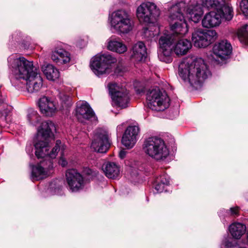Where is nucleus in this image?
<instances>
[{
    "label": "nucleus",
    "mask_w": 248,
    "mask_h": 248,
    "mask_svg": "<svg viewBox=\"0 0 248 248\" xmlns=\"http://www.w3.org/2000/svg\"><path fill=\"white\" fill-rule=\"evenodd\" d=\"M186 4L183 1L173 5L170 9L169 21L172 34H164L159 40L160 46L158 50V58L160 61L166 63L171 62L170 58V45L174 41L172 38L174 34L184 35L188 31L187 24L182 13Z\"/></svg>",
    "instance_id": "obj_1"
},
{
    "label": "nucleus",
    "mask_w": 248,
    "mask_h": 248,
    "mask_svg": "<svg viewBox=\"0 0 248 248\" xmlns=\"http://www.w3.org/2000/svg\"><path fill=\"white\" fill-rule=\"evenodd\" d=\"M7 62L9 69L15 77L26 80L29 92L39 91L43 85V79L32 62L16 54L10 56Z\"/></svg>",
    "instance_id": "obj_2"
},
{
    "label": "nucleus",
    "mask_w": 248,
    "mask_h": 248,
    "mask_svg": "<svg viewBox=\"0 0 248 248\" xmlns=\"http://www.w3.org/2000/svg\"><path fill=\"white\" fill-rule=\"evenodd\" d=\"M56 131V127L51 121L42 122L38 129V132L34 140V146L35 149V155L38 158H43L48 156L51 158L56 157L58 151L61 150L63 153L65 146L60 140H57L55 146L49 152L50 146L49 138L53 137V132Z\"/></svg>",
    "instance_id": "obj_3"
},
{
    "label": "nucleus",
    "mask_w": 248,
    "mask_h": 248,
    "mask_svg": "<svg viewBox=\"0 0 248 248\" xmlns=\"http://www.w3.org/2000/svg\"><path fill=\"white\" fill-rule=\"evenodd\" d=\"M179 75L185 82L192 86L201 85L211 76L204 61L201 58L184 62L179 67Z\"/></svg>",
    "instance_id": "obj_4"
},
{
    "label": "nucleus",
    "mask_w": 248,
    "mask_h": 248,
    "mask_svg": "<svg viewBox=\"0 0 248 248\" xmlns=\"http://www.w3.org/2000/svg\"><path fill=\"white\" fill-rule=\"evenodd\" d=\"M110 30L119 35L125 34L131 31L134 23L130 16L124 10L113 12L108 17Z\"/></svg>",
    "instance_id": "obj_5"
},
{
    "label": "nucleus",
    "mask_w": 248,
    "mask_h": 248,
    "mask_svg": "<svg viewBox=\"0 0 248 248\" xmlns=\"http://www.w3.org/2000/svg\"><path fill=\"white\" fill-rule=\"evenodd\" d=\"M143 151L149 157L157 161L165 159L169 155V151L164 141L157 137H149L143 144Z\"/></svg>",
    "instance_id": "obj_6"
},
{
    "label": "nucleus",
    "mask_w": 248,
    "mask_h": 248,
    "mask_svg": "<svg viewBox=\"0 0 248 248\" xmlns=\"http://www.w3.org/2000/svg\"><path fill=\"white\" fill-rule=\"evenodd\" d=\"M233 16L232 7L231 6H226L220 10H215L206 13L202 20V24L204 28H214L218 26L222 20L230 21Z\"/></svg>",
    "instance_id": "obj_7"
},
{
    "label": "nucleus",
    "mask_w": 248,
    "mask_h": 248,
    "mask_svg": "<svg viewBox=\"0 0 248 248\" xmlns=\"http://www.w3.org/2000/svg\"><path fill=\"white\" fill-rule=\"evenodd\" d=\"M146 100L148 107L153 110L163 111L169 106L168 96L158 88L149 89L147 91Z\"/></svg>",
    "instance_id": "obj_8"
},
{
    "label": "nucleus",
    "mask_w": 248,
    "mask_h": 248,
    "mask_svg": "<svg viewBox=\"0 0 248 248\" xmlns=\"http://www.w3.org/2000/svg\"><path fill=\"white\" fill-rule=\"evenodd\" d=\"M116 61V58L109 53L97 54L92 58L90 65L93 72L99 76L109 73L112 64Z\"/></svg>",
    "instance_id": "obj_9"
},
{
    "label": "nucleus",
    "mask_w": 248,
    "mask_h": 248,
    "mask_svg": "<svg viewBox=\"0 0 248 248\" xmlns=\"http://www.w3.org/2000/svg\"><path fill=\"white\" fill-rule=\"evenodd\" d=\"M160 14L156 5L150 2L142 3L137 9V16L139 20L147 23L156 20Z\"/></svg>",
    "instance_id": "obj_10"
},
{
    "label": "nucleus",
    "mask_w": 248,
    "mask_h": 248,
    "mask_svg": "<svg viewBox=\"0 0 248 248\" xmlns=\"http://www.w3.org/2000/svg\"><path fill=\"white\" fill-rule=\"evenodd\" d=\"M216 35L214 31L195 29L192 32L191 40L195 46L204 48L212 43Z\"/></svg>",
    "instance_id": "obj_11"
},
{
    "label": "nucleus",
    "mask_w": 248,
    "mask_h": 248,
    "mask_svg": "<svg viewBox=\"0 0 248 248\" xmlns=\"http://www.w3.org/2000/svg\"><path fill=\"white\" fill-rule=\"evenodd\" d=\"M108 87L113 103L122 108H126L129 100L127 90L115 83H109Z\"/></svg>",
    "instance_id": "obj_12"
},
{
    "label": "nucleus",
    "mask_w": 248,
    "mask_h": 248,
    "mask_svg": "<svg viewBox=\"0 0 248 248\" xmlns=\"http://www.w3.org/2000/svg\"><path fill=\"white\" fill-rule=\"evenodd\" d=\"M110 145L108 139V132L102 129L95 131L91 146L92 148L98 153H106Z\"/></svg>",
    "instance_id": "obj_13"
},
{
    "label": "nucleus",
    "mask_w": 248,
    "mask_h": 248,
    "mask_svg": "<svg viewBox=\"0 0 248 248\" xmlns=\"http://www.w3.org/2000/svg\"><path fill=\"white\" fill-rule=\"evenodd\" d=\"M232 50L230 43L226 40H223L214 45L211 56L215 61L222 62L229 58Z\"/></svg>",
    "instance_id": "obj_14"
},
{
    "label": "nucleus",
    "mask_w": 248,
    "mask_h": 248,
    "mask_svg": "<svg viewBox=\"0 0 248 248\" xmlns=\"http://www.w3.org/2000/svg\"><path fill=\"white\" fill-rule=\"evenodd\" d=\"M66 177L69 187L72 191H78L84 187L83 177L76 170H68L66 172Z\"/></svg>",
    "instance_id": "obj_15"
},
{
    "label": "nucleus",
    "mask_w": 248,
    "mask_h": 248,
    "mask_svg": "<svg viewBox=\"0 0 248 248\" xmlns=\"http://www.w3.org/2000/svg\"><path fill=\"white\" fill-rule=\"evenodd\" d=\"M76 115L78 121L82 123L87 121L96 120L94 113L86 102H82L77 105Z\"/></svg>",
    "instance_id": "obj_16"
},
{
    "label": "nucleus",
    "mask_w": 248,
    "mask_h": 248,
    "mask_svg": "<svg viewBox=\"0 0 248 248\" xmlns=\"http://www.w3.org/2000/svg\"><path fill=\"white\" fill-rule=\"evenodd\" d=\"M140 128L136 125L128 126L125 130L122 139V144L128 149L132 148L137 141Z\"/></svg>",
    "instance_id": "obj_17"
},
{
    "label": "nucleus",
    "mask_w": 248,
    "mask_h": 248,
    "mask_svg": "<svg viewBox=\"0 0 248 248\" xmlns=\"http://www.w3.org/2000/svg\"><path fill=\"white\" fill-rule=\"evenodd\" d=\"M41 112L46 116H52L57 112V107L54 102L49 98L44 96L38 102Z\"/></svg>",
    "instance_id": "obj_18"
},
{
    "label": "nucleus",
    "mask_w": 248,
    "mask_h": 248,
    "mask_svg": "<svg viewBox=\"0 0 248 248\" xmlns=\"http://www.w3.org/2000/svg\"><path fill=\"white\" fill-rule=\"evenodd\" d=\"M48 166L45 165V162H42L32 168L31 179L32 181H38L46 177L47 175V170L52 168V164L50 161L48 162Z\"/></svg>",
    "instance_id": "obj_19"
},
{
    "label": "nucleus",
    "mask_w": 248,
    "mask_h": 248,
    "mask_svg": "<svg viewBox=\"0 0 248 248\" xmlns=\"http://www.w3.org/2000/svg\"><path fill=\"white\" fill-rule=\"evenodd\" d=\"M186 12L188 18L194 23H198L200 21L203 14L201 5L197 2L192 1H190Z\"/></svg>",
    "instance_id": "obj_20"
},
{
    "label": "nucleus",
    "mask_w": 248,
    "mask_h": 248,
    "mask_svg": "<svg viewBox=\"0 0 248 248\" xmlns=\"http://www.w3.org/2000/svg\"><path fill=\"white\" fill-rule=\"evenodd\" d=\"M107 47L109 50L119 54L124 53L127 50L126 45L118 38H109L108 40Z\"/></svg>",
    "instance_id": "obj_21"
},
{
    "label": "nucleus",
    "mask_w": 248,
    "mask_h": 248,
    "mask_svg": "<svg viewBox=\"0 0 248 248\" xmlns=\"http://www.w3.org/2000/svg\"><path fill=\"white\" fill-rule=\"evenodd\" d=\"M52 60L59 64H64L69 63L71 61L70 54L62 49H58L52 52Z\"/></svg>",
    "instance_id": "obj_22"
},
{
    "label": "nucleus",
    "mask_w": 248,
    "mask_h": 248,
    "mask_svg": "<svg viewBox=\"0 0 248 248\" xmlns=\"http://www.w3.org/2000/svg\"><path fill=\"white\" fill-rule=\"evenodd\" d=\"M192 45L190 41L186 39H182L177 41L173 46V51L178 56L186 54L191 48Z\"/></svg>",
    "instance_id": "obj_23"
},
{
    "label": "nucleus",
    "mask_w": 248,
    "mask_h": 248,
    "mask_svg": "<svg viewBox=\"0 0 248 248\" xmlns=\"http://www.w3.org/2000/svg\"><path fill=\"white\" fill-rule=\"evenodd\" d=\"M146 55V49L143 42H139L134 45L133 47L132 57L136 61H142L145 59Z\"/></svg>",
    "instance_id": "obj_24"
},
{
    "label": "nucleus",
    "mask_w": 248,
    "mask_h": 248,
    "mask_svg": "<svg viewBox=\"0 0 248 248\" xmlns=\"http://www.w3.org/2000/svg\"><path fill=\"white\" fill-rule=\"evenodd\" d=\"M102 170L106 176L109 178H115L119 174L118 166L114 162H108L102 166Z\"/></svg>",
    "instance_id": "obj_25"
},
{
    "label": "nucleus",
    "mask_w": 248,
    "mask_h": 248,
    "mask_svg": "<svg viewBox=\"0 0 248 248\" xmlns=\"http://www.w3.org/2000/svg\"><path fill=\"white\" fill-rule=\"evenodd\" d=\"M229 231L233 238L239 239L245 233L246 226L241 223H233L230 226Z\"/></svg>",
    "instance_id": "obj_26"
},
{
    "label": "nucleus",
    "mask_w": 248,
    "mask_h": 248,
    "mask_svg": "<svg viewBox=\"0 0 248 248\" xmlns=\"http://www.w3.org/2000/svg\"><path fill=\"white\" fill-rule=\"evenodd\" d=\"M42 70L47 79L49 80H55L60 77L59 70L52 64L43 65L42 67Z\"/></svg>",
    "instance_id": "obj_27"
},
{
    "label": "nucleus",
    "mask_w": 248,
    "mask_h": 248,
    "mask_svg": "<svg viewBox=\"0 0 248 248\" xmlns=\"http://www.w3.org/2000/svg\"><path fill=\"white\" fill-rule=\"evenodd\" d=\"M203 7L208 9L220 10L223 7L230 6L225 3V0H201Z\"/></svg>",
    "instance_id": "obj_28"
},
{
    "label": "nucleus",
    "mask_w": 248,
    "mask_h": 248,
    "mask_svg": "<svg viewBox=\"0 0 248 248\" xmlns=\"http://www.w3.org/2000/svg\"><path fill=\"white\" fill-rule=\"evenodd\" d=\"M27 120L30 124L36 126L40 122L41 117L36 111L30 109L28 111Z\"/></svg>",
    "instance_id": "obj_29"
},
{
    "label": "nucleus",
    "mask_w": 248,
    "mask_h": 248,
    "mask_svg": "<svg viewBox=\"0 0 248 248\" xmlns=\"http://www.w3.org/2000/svg\"><path fill=\"white\" fill-rule=\"evenodd\" d=\"M11 110L12 108L11 106L5 105L4 109L2 111H0V127L5 126Z\"/></svg>",
    "instance_id": "obj_30"
},
{
    "label": "nucleus",
    "mask_w": 248,
    "mask_h": 248,
    "mask_svg": "<svg viewBox=\"0 0 248 248\" xmlns=\"http://www.w3.org/2000/svg\"><path fill=\"white\" fill-rule=\"evenodd\" d=\"M239 41L245 45H248V25L241 28L238 31Z\"/></svg>",
    "instance_id": "obj_31"
},
{
    "label": "nucleus",
    "mask_w": 248,
    "mask_h": 248,
    "mask_svg": "<svg viewBox=\"0 0 248 248\" xmlns=\"http://www.w3.org/2000/svg\"><path fill=\"white\" fill-rule=\"evenodd\" d=\"M241 10L246 16H248V0H242L240 3Z\"/></svg>",
    "instance_id": "obj_32"
},
{
    "label": "nucleus",
    "mask_w": 248,
    "mask_h": 248,
    "mask_svg": "<svg viewBox=\"0 0 248 248\" xmlns=\"http://www.w3.org/2000/svg\"><path fill=\"white\" fill-rule=\"evenodd\" d=\"M156 181L159 182L160 183L163 184L164 186H167L170 184L169 178L165 175L161 176L157 178Z\"/></svg>",
    "instance_id": "obj_33"
},
{
    "label": "nucleus",
    "mask_w": 248,
    "mask_h": 248,
    "mask_svg": "<svg viewBox=\"0 0 248 248\" xmlns=\"http://www.w3.org/2000/svg\"><path fill=\"white\" fill-rule=\"evenodd\" d=\"M236 244V241L232 240V238H228L223 242V245L227 248L234 247Z\"/></svg>",
    "instance_id": "obj_34"
},
{
    "label": "nucleus",
    "mask_w": 248,
    "mask_h": 248,
    "mask_svg": "<svg viewBox=\"0 0 248 248\" xmlns=\"http://www.w3.org/2000/svg\"><path fill=\"white\" fill-rule=\"evenodd\" d=\"M83 173L87 176H94L96 175V172L89 168H85L83 169Z\"/></svg>",
    "instance_id": "obj_35"
},
{
    "label": "nucleus",
    "mask_w": 248,
    "mask_h": 248,
    "mask_svg": "<svg viewBox=\"0 0 248 248\" xmlns=\"http://www.w3.org/2000/svg\"><path fill=\"white\" fill-rule=\"evenodd\" d=\"M59 97L64 103L68 102L71 99V97L69 95L64 93H59Z\"/></svg>",
    "instance_id": "obj_36"
},
{
    "label": "nucleus",
    "mask_w": 248,
    "mask_h": 248,
    "mask_svg": "<svg viewBox=\"0 0 248 248\" xmlns=\"http://www.w3.org/2000/svg\"><path fill=\"white\" fill-rule=\"evenodd\" d=\"M156 184L155 186V189L158 192H162L165 186L163 184H162L159 183V182H156Z\"/></svg>",
    "instance_id": "obj_37"
},
{
    "label": "nucleus",
    "mask_w": 248,
    "mask_h": 248,
    "mask_svg": "<svg viewBox=\"0 0 248 248\" xmlns=\"http://www.w3.org/2000/svg\"><path fill=\"white\" fill-rule=\"evenodd\" d=\"M59 163L63 167L65 166L67 164V162L63 157V153L61 154V156L59 159Z\"/></svg>",
    "instance_id": "obj_38"
},
{
    "label": "nucleus",
    "mask_w": 248,
    "mask_h": 248,
    "mask_svg": "<svg viewBox=\"0 0 248 248\" xmlns=\"http://www.w3.org/2000/svg\"><path fill=\"white\" fill-rule=\"evenodd\" d=\"M238 209H239L238 207L231 208L230 209V211H231V214L232 215H237L238 213Z\"/></svg>",
    "instance_id": "obj_39"
},
{
    "label": "nucleus",
    "mask_w": 248,
    "mask_h": 248,
    "mask_svg": "<svg viewBox=\"0 0 248 248\" xmlns=\"http://www.w3.org/2000/svg\"><path fill=\"white\" fill-rule=\"evenodd\" d=\"M126 152L124 150H121L119 153V156L121 158H124L126 155Z\"/></svg>",
    "instance_id": "obj_40"
},
{
    "label": "nucleus",
    "mask_w": 248,
    "mask_h": 248,
    "mask_svg": "<svg viewBox=\"0 0 248 248\" xmlns=\"http://www.w3.org/2000/svg\"><path fill=\"white\" fill-rule=\"evenodd\" d=\"M124 124H121L119 125L117 127V131L119 132H122V131L123 130V129L124 128Z\"/></svg>",
    "instance_id": "obj_41"
},
{
    "label": "nucleus",
    "mask_w": 248,
    "mask_h": 248,
    "mask_svg": "<svg viewBox=\"0 0 248 248\" xmlns=\"http://www.w3.org/2000/svg\"><path fill=\"white\" fill-rule=\"evenodd\" d=\"M145 35H150L151 38L154 36V34L153 33L151 32L150 31H149L148 30H147L145 31Z\"/></svg>",
    "instance_id": "obj_42"
},
{
    "label": "nucleus",
    "mask_w": 248,
    "mask_h": 248,
    "mask_svg": "<svg viewBox=\"0 0 248 248\" xmlns=\"http://www.w3.org/2000/svg\"><path fill=\"white\" fill-rule=\"evenodd\" d=\"M4 102V100L3 99H0V104L3 103Z\"/></svg>",
    "instance_id": "obj_43"
}]
</instances>
